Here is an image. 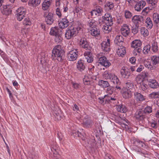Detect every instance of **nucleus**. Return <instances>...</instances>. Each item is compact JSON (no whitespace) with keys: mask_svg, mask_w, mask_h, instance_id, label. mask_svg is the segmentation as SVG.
<instances>
[{"mask_svg":"<svg viewBox=\"0 0 159 159\" xmlns=\"http://www.w3.org/2000/svg\"><path fill=\"white\" fill-rule=\"evenodd\" d=\"M88 25L90 27V29L96 27V22L94 20H89L88 22Z\"/></svg>","mask_w":159,"mask_h":159,"instance_id":"4c0bfd02","label":"nucleus"},{"mask_svg":"<svg viewBox=\"0 0 159 159\" xmlns=\"http://www.w3.org/2000/svg\"><path fill=\"white\" fill-rule=\"evenodd\" d=\"M78 52L76 49H73L67 53V59L70 61H73L77 58Z\"/></svg>","mask_w":159,"mask_h":159,"instance_id":"20e7f679","label":"nucleus"},{"mask_svg":"<svg viewBox=\"0 0 159 159\" xmlns=\"http://www.w3.org/2000/svg\"><path fill=\"white\" fill-rule=\"evenodd\" d=\"M148 85L145 83L143 82L142 83L140 84V87L142 90L143 91H146L148 88Z\"/></svg>","mask_w":159,"mask_h":159,"instance_id":"49530a36","label":"nucleus"},{"mask_svg":"<svg viewBox=\"0 0 159 159\" xmlns=\"http://www.w3.org/2000/svg\"><path fill=\"white\" fill-rule=\"evenodd\" d=\"M59 29L58 27H55L51 28L50 34L51 35L56 36L59 34L58 33Z\"/></svg>","mask_w":159,"mask_h":159,"instance_id":"c756f323","label":"nucleus"},{"mask_svg":"<svg viewBox=\"0 0 159 159\" xmlns=\"http://www.w3.org/2000/svg\"><path fill=\"white\" fill-rule=\"evenodd\" d=\"M120 31L123 35L125 37L127 36L130 32V29L129 26L126 24H124L121 27Z\"/></svg>","mask_w":159,"mask_h":159,"instance_id":"9d476101","label":"nucleus"},{"mask_svg":"<svg viewBox=\"0 0 159 159\" xmlns=\"http://www.w3.org/2000/svg\"><path fill=\"white\" fill-rule=\"evenodd\" d=\"M144 64L146 67L149 69L151 70H155L156 68V66H153L150 62L147 61H144Z\"/></svg>","mask_w":159,"mask_h":159,"instance_id":"c85d7f7f","label":"nucleus"},{"mask_svg":"<svg viewBox=\"0 0 159 159\" xmlns=\"http://www.w3.org/2000/svg\"><path fill=\"white\" fill-rule=\"evenodd\" d=\"M111 81L114 84H116L117 85H118L120 84L119 80L117 76H116V75H115L113 79H112Z\"/></svg>","mask_w":159,"mask_h":159,"instance_id":"79ce46f5","label":"nucleus"},{"mask_svg":"<svg viewBox=\"0 0 159 159\" xmlns=\"http://www.w3.org/2000/svg\"><path fill=\"white\" fill-rule=\"evenodd\" d=\"M125 16L126 18L129 19L132 17V15L130 11L126 10L125 11Z\"/></svg>","mask_w":159,"mask_h":159,"instance_id":"09e8293b","label":"nucleus"},{"mask_svg":"<svg viewBox=\"0 0 159 159\" xmlns=\"http://www.w3.org/2000/svg\"><path fill=\"white\" fill-rule=\"evenodd\" d=\"M49 6V3L48 4L45 2H43L42 4V9L43 10H46L48 9Z\"/></svg>","mask_w":159,"mask_h":159,"instance_id":"13d9d810","label":"nucleus"},{"mask_svg":"<svg viewBox=\"0 0 159 159\" xmlns=\"http://www.w3.org/2000/svg\"><path fill=\"white\" fill-rule=\"evenodd\" d=\"M123 39L122 36L120 35H117L115 40V43L117 44L120 45V43H123Z\"/></svg>","mask_w":159,"mask_h":159,"instance_id":"2f4dec72","label":"nucleus"},{"mask_svg":"<svg viewBox=\"0 0 159 159\" xmlns=\"http://www.w3.org/2000/svg\"><path fill=\"white\" fill-rule=\"evenodd\" d=\"M81 28L79 26L69 27L66 31L65 37L68 39L74 37L77 34L78 31Z\"/></svg>","mask_w":159,"mask_h":159,"instance_id":"f03ea898","label":"nucleus"},{"mask_svg":"<svg viewBox=\"0 0 159 159\" xmlns=\"http://www.w3.org/2000/svg\"><path fill=\"white\" fill-rule=\"evenodd\" d=\"M142 45V42L140 40L135 39L132 42L131 46L132 48H136L141 47Z\"/></svg>","mask_w":159,"mask_h":159,"instance_id":"412c9836","label":"nucleus"},{"mask_svg":"<svg viewBox=\"0 0 159 159\" xmlns=\"http://www.w3.org/2000/svg\"><path fill=\"white\" fill-rule=\"evenodd\" d=\"M153 20L154 24L157 27L159 24V15L157 13H155L152 15Z\"/></svg>","mask_w":159,"mask_h":159,"instance_id":"a878e982","label":"nucleus"},{"mask_svg":"<svg viewBox=\"0 0 159 159\" xmlns=\"http://www.w3.org/2000/svg\"><path fill=\"white\" fill-rule=\"evenodd\" d=\"M116 108L118 111L121 113H125L127 111L126 106L123 104L116 106Z\"/></svg>","mask_w":159,"mask_h":159,"instance_id":"393cba45","label":"nucleus"},{"mask_svg":"<svg viewBox=\"0 0 159 159\" xmlns=\"http://www.w3.org/2000/svg\"><path fill=\"white\" fill-rule=\"evenodd\" d=\"M146 4L145 1L141 0L138 2L135 5L134 9L135 11H139L144 7Z\"/></svg>","mask_w":159,"mask_h":159,"instance_id":"4468645a","label":"nucleus"},{"mask_svg":"<svg viewBox=\"0 0 159 159\" xmlns=\"http://www.w3.org/2000/svg\"><path fill=\"white\" fill-rule=\"evenodd\" d=\"M123 97L127 99L130 98L132 95V92L129 89H124L121 91Z\"/></svg>","mask_w":159,"mask_h":159,"instance_id":"f8f14e48","label":"nucleus"},{"mask_svg":"<svg viewBox=\"0 0 159 159\" xmlns=\"http://www.w3.org/2000/svg\"><path fill=\"white\" fill-rule=\"evenodd\" d=\"M41 2V0H30L29 4L30 6L36 7L39 5Z\"/></svg>","mask_w":159,"mask_h":159,"instance_id":"cd10ccee","label":"nucleus"},{"mask_svg":"<svg viewBox=\"0 0 159 159\" xmlns=\"http://www.w3.org/2000/svg\"><path fill=\"white\" fill-rule=\"evenodd\" d=\"M125 48L123 46H119L116 51L117 54L120 56L122 57L126 53Z\"/></svg>","mask_w":159,"mask_h":159,"instance_id":"a211bd4d","label":"nucleus"},{"mask_svg":"<svg viewBox=\"0 0 159 159\" xmlns=\"http://www.w3.org/2000/svg\"><path fill=\"white\" fill-rule=\"evenodd\" d=\"M113 90V89L112 87L109 86L107 87L106 91L109 94H112Z\"/></svg>","mask_w":159,"mask_h":159,"instance_id":"6e6d98bb","label":"nucleus"},{"mask_svg":"<svg viewBox=\"0 0 159 159\" xmlns=\"http://www.w3.org/2000/svg\"><path fill=\"white\" fill-rule=\"evenodd\" d=\"M149 97L152 99L159 98V91L154 92L149 94Z\"/></svg>","mask_w":159,"mask_h":159,"instance_id":"f704fd0d","label":"nucleus"},{"mask_svg":"<svg viewBox=\"0 0 159 159\" xmlns=\"http://www.w3.org/2000/svg\"><path fill=\"white\" fill-rule=\"evenodd\" d=\"M120 74L122 77L126 79H129L130 77L132 76V75H131V74L129 69L126 67H124L121 70Z\"/></svg>","mask_w":159,"mask_h":159,"instance_id":"39448f33","label":"nucleus"},{"mask_svg":"<svg viewBox=\"0 0 159 159\" xmlns=\"http://www.w3.org/2000/svg\"><path fill=\"white\" fill-rule=\"evenodd\" d=\"M65 57V52L61 48L60 45L56 46L52 50L51 58L52 60L57 59L61 62L63 61Z\"/></svg>","mask_w":159,"mask_h":159,"instance_id":"f257e3e1","label":"nucleus"},{"mask_svg":"<svg viewBox=\"0 0 159 159\" xmlns=\"http://www.w3.org/2000/svg\"><path fill=\"white\" fill-rule=\"evenodd\" d=\"M149 125L152 128L156 129L157 128V124L155 121L154 122H149Z\"/></svg>","mask_w":159,"mask_h":159,"instance_id":"052dcab7","label":"nucleus"},{"mask_svg":"<svg viewBox=\"0 0 159 159\" xmlns=\"http://www.w3.org/2000/svg\"><path fill=\"white\" fill-rule=\"evenodd\" d=\"M105 6L106 7H108L109 9L111 10L114 7V3L111 2H107L105 4Z\"/></svg>","mask_w":159,"mask_h":159,"instance_id":"8fccbe9b","label":"nucleus"},{"mask_svg":"<svg viewBox=\"0 0 159 159\" xmlns=\"http://www.w3.org/2000/svg\"><path fill=\"white\" fill-rule=\"evenodd\" d=\"M95 10L97 13H98L99 14L101 13V12L102 11V8L99 6H97L95 8V9L93 10Z\"/></svg>","mask_w":159,"mask_h":159,"instance_id":"bf43d9fd","label":"nucleus"},{"mask_svg":"<svg viewBox=\"0 0 159 159\" xmlns=\"http://www.w3.org/2000/svg\"><path fill=\"white\" fill-rule=\"evenodd\" d=\"M83 124L85 126L89 127L91 124V122L90 120L89 119H85L83 120Z\"/></svg>","mask_w":159,"mask_h":159,"instance_id":"3c124183","label":"nucleus"},{"mask_svg":"<svg viewBox=\"0 0 159 159\" xmlns=\"http://www.w3.org/2000/svg\"><path fill=\"white\" fill-rule=\"evenodd\" d=\"M45 20L47 24L51 25L54 21L53 19V15L51 13H49L46 17Z\"/></svg>","mask_w":159,"mask_h":159,"instance_id":"dca6fc26","label":"nucleus"},{"mask_svg":"<svg viewBox=\"0 0 159 159\" xmlns=\"http://www.w3.org/2000/svg\"><path fill=\"white\" fill-rule=\"evenodd\" d=\"M98 63L106 68L108 67L111 65V63L108 60H107L106 57H101L98 60Z\"/></svg>","mask_w":159,"mask_h":159,"instance_id":"0eeeda50","label":"nucleus"},{"mask_svg":"<svg viewBox=\"0 0 159 159\" xmlns=\"http://www.w3.org/2000/svg\"><path fill=\"white\" fill-rule=\"evenodd\" d=\"M135 81L138 84H141L143 82V79L141 75H138L135 78Z\"/></svg>","mask_w":159,"mask_h":159,"instance_id":"de8ad7c7","label":"nucleus"},{"mask_svg":"<svg viewBox=\"0 0 159 159\" xmlns=\"http://www.w3.org/2000/svg\"><path fill=\"white\" fill-rule=\"evenodd\" d=\"M77 69L80 71H82L85 68V66L84 64V61L82 60H79L76 64Z\"/></svg>","mask_w":159,"mask_h":159,"instance_id":"2eb2a0df","label":"nucleus"},{"mask_svg":"<svg viewBox=\"0 0 159 159\" xmlns=\"http://www.w3.org/2000/svg\"><path fill=\"white\" fill-rule=\"evenodd\" d=\"M68 23L69 21L66 19L63 18L59 23L58 25L60 28L64 29L68 26Z\"/></svg>","mask_w":159,"mask_h":159,"instance_id":"6ab92c4d","label":"nucleus"},{"mask_svg":"<svg viewBox=\"0 0 159 159\" xmlns=\"http://www.w3.org/2000/svg\"><path fill=\"white\" fill-rule=\"evenodd\" d=\"M104 98H105V103H110V96H109L108 95H105L104 97Z\"/></svg>","mask_w":159,"mask_h":159,"instance_id":"0e129e2a","label":"nucleus"},{"mask_svg":"<svg viewBox=\"0 0 159 159\" xmlns=\"http://www.w3.org/2000/svg\"><path fill=\"white\" fill-rule=\"evenodd\" d=\"M126 86L128 88L131 89L134 87V85L130 81L128 80L126 83Z\"/></svg>","mask_w":159,"mask_h":159,"instance_id":"603ef678","label":"nucleus"},{"mask_svg":"<svg viewBox=\"0 0 159 159\" xmlns=\"http://www.w3.org/2000/svg\"><path fill=\"white\" fill-rule=\"evenodd\" d=\"M110 39H107V41H103L101 44V48L105 52H109L110 51Z\"/></svg>","mask_w":159,"mask_h":159,"instance_id":"423d86ee","label":"nucleus"},{"mask_svg":"<svg viewBox=\"0 0 159 159\" xmlns=\"http://www.w3.org/2000/svg\"><path fill=\"white\" fill-rule=\"evenodd\" d=\"M95 140L94 139H87V142L85 143V144L87 147L90 149L93 148L95 145L98 148H99L101 146L100 142L98 143L99 145H98L97 143H94Z\"/></svg>","mask_w":159,"mask_h":159,"instance_id":"6e6552de","label":"nucleus"},{"mask_svg":"<svg viewBox=\"0 0 159 159\" xmlns=\"http://www.w3.org/2000/svg\"><path fill=\"white\" fill-rule=\"evenodd\" d=\"M85 59L88 63H91L93 61V57L92 56V53L89 51L85 52L84 54Z\"/></svg>","mask_w":159,"mask_h":159,"instance_id":"aec40b11","label":"nucleus"},{"mask_svg":"<svg viewBox=\"0 0 159 159\" xmlns=\"http://www.w3.org/2000/svg\"><path fill=\"white\" fill-rule=\"evenodd\" d=\"M139 30V27L136 26H134L132 27L131 29L132 32L134 34H136L138 32Z\"/></svg>","mask_w":159,"mask_h":159,"instance_id":"4d7b16f0","label":"nucleus"},{"mask_svg":"<svg viewBox=\"0 0 159 159\" xmlns=\"http://www.w3.org/2000/svg\"><path fill=\"white\" fill-rule=\"evenodd\" d=\"M105 159H114L108 153H107L105 154Z\"/></svg>","mask_w":159,"mask_h":159,"instance_id":"774afa93","label":"nucleus"},{"mask_svg":"<svg viewBox=\"0 0 159 159\" xmlns=\"http://www.w3.org/2000/svg\"><path fill=\"white\" fill-rule=\"evenodd\" d=\"M83 81L84 84L85 85H89L90 84V80L88 78L87 76H85L83 79Z\"/></svg>","mask_w":159,"mask_h":159,"instance_id":"5fc2aeb1","label":"nucleus"},{"mask_svg":"<svg viewBox=\"0 0 159 159\" xmlns=\"http://www.w3.org/2000/svg\"><path fill=\"white\" fill-rule=\"evenodd\" d=\"M25 14H24V13H23L21 16L18 15L16 16L17 20L19 21L21 20L22 19H23V18L25 17Z\"/></svg>","mask_w":159,"mask_h":159,"instance_id":"e2e57ef3","label":"nucleus"},{"mask_svg":"<svg viewBox=\"0 0 159 159\" xmlns=\"http://www.w3.org/2000/svg\"><path fill=\"white\" fill-rule=\"evenodd\" d=\"M148 84L149 87L152 89H156L159 86L158 82L154 79L149 80L148 81Z\"/></svg>","mask_w":159,"mask_h":159,"instance_id":"ddd939ff","label":"nucleus"},{"mask_svg":"<svg viewBox=\"0 0 159 159\" xmlns=\"http://www.w3.org/2000/svg\"><path fill=\"white\" fill-rule=\"evenodd\" d=\"M23 24L25 25H30L31 24V22L29 18H27L24 19L23 21Z\"/></svg>","mask_w":159,"mask_h":159,"instance_id":"864d4df0","label":"nucleus"},{"mask_svg":"<svg viewBox=\"0 0 159 159\" xmlns=\"http://www.w3.org/2000/svg\"><path fill=\"white\" fill-rule=\"evenodd\" d=\"M142 51V50L141 47L134 48V49L133 51L134 54L135 56H139L140 54L141 53Z\"/></svg>","mask_w":159,"mask_h":159,"instance_id":"e433bc0d","label":"nucleus"},{"mask_svg":"<svg viewBox=\"0 0 159 159\" xmlns=\"http://www.w3.org/2000/svg\"><path fill=\"white\" fill-rule=\"evenodd\" d=\"M140 31L141 34L143 35L144 36H146L148 34V30L145 28H141L140 29Z\"/></svg>","mask_w":159,"mask_h":159,"instance_id":"37998d69","label":"nucleus"},{"mask_svg":"<svg viewBox=\"0 0 159 159\" xmlns=\"http://www.w3.org/2000/svg\"><path fill=\"white\" fill-rule=\"evenodd\" d=\"M151 48V46L150 45L148 44L146 45L143 47V52L145 54H147L150 51Z\"/></svg>","mask_w":159,"mask_h":159,"instance_id":"a19ab883","label":"nucleus"},{"mask_svg":"<svg viewBox=\"0 0 159 159\" xmlns=\"http://www.w3.org/2000/svg\"><path fill=\"white\" fill-rule=\"evenodd\" d=\"M110 73L107 71H105L104 72L103 76L104 78H105V79L108 80V78H109V75Z\"/></svg>","mask_w":159,"mask_h":159,"instance_id":"680f3d73","label":"nucleus"},{"mask_svg":"<svg viewBox=\"0 0 159 159\" xmlns=\"http://www.w3.org/2000/svg\"><path fill=\"white\" fill-rule=\"evenodd\" d=\"M103 21L106 25H112L113 24V19L111 16H105L103 18Z\"/></svg>","mask_w":159,"mask_h":159,"instance_id":"5701e85b","label":"nucleus"},{"mask_svg":"<svg viewBox=\"0 0 159 159\" xmlns=\"http://www.w3.org/2000/svg\"><path fill=\"white\" fill-rule=\"evenodd\" d=\"M1 11L3 15H8L11 13V10L10 8L7 7V5H3L1 8Z\"/></svg>","mask_w":159,"mask_h":159,"instance_id":"f3484780","label":"nucleus"},{"mask_svg":"<svg viewBox=\"0 0 159 159\" xmlns=\"http://www.w3.org/2000/svg\"><path fill=\"white\" fill-rule=\"evenodd\" d=\"M134 95L135 98L137 101H143L145 100V99L144 96L140 93L135 92H134Z\"/></svg>","mask_w":159,"mask_h":159,"instance_id":"b1692460","label":"nucleus"},{"mask_svg":"<svg viewBox=\"0 0 159 159\" xmlns=\"http://www.w3.org/2000/svg\"><path fill=\"white\" fill-rule=\"evenodd\" d=\"M51 151V156L53 159H59L60 155L58 152V146L55 142H51L50 143Z\"/></svg>","mask_w":159,"mask_h":159,"instance_id":"7ed1b4c3","label":"nucleus"},{"mask_svg":"<svg viewBox=\"0 0 159 159\" xmlns=\"http://www.w3.org/2000/svg\"><path fill=\"white\" fill-rule=\"evenodd\" d=\"M98 85L100 86H102L103 88H107L110 85L109 83L107 81L102 80H99Z\"/></svg>","mask_w":159,"mask_h":159,"instance_id":"72a5a7b5","label":"nucleus"},{"mask_svg":"<svg viewBox=\"0 0 159 159\" xmlns=\"http://www.w3.org/2000/svg\"><path fill=\"white\" fill-rule=\"evenodd\" d=\"M135 116L136 119L139 120L143 121L146 118V116L145 114L141 110H138L135 113Z\"/></svg>","mask_w":159,"mask_h":159,"instance_id":"1a4fd4ad","label":"nucleus"},{"mask_svg":"<svg viewBox=\"0 0 159 159\" xmlns=\"http://www.w3.org/2000/svg\"><path fill=\"white\" fill-rule=\"evenodd\" d=\"M91 34L93 36H96L100 34V31L98 29L95 27L90 29Z\"/></svg>","mask_w":159,"mask_h":159,"instance_id":"bb28decb","label":"nucleus"},{"mask_svg":"<svg viewBox=\"0 0 159 159\" xmlns=\"http://www.w3.org/2000/svg\"><path fill=\"white\" fill-rule=\"evenodd\" d=\"M152 64L156 67L159 64V56L157 55L152 56L151 57Z\"/></svg>","mask_w":159,"mask_h":159,"instance_id":"4be33fe9","label":"nucleus"},{"mask_svg":"<svg viewBox=\"0 0 159 159\" xmlns=\"http://www.w3.org/2000/svg\"><path fill=\"white\" fill-rule=\"evenodd\" d=\"M25 11L26 10L23 7H20L16 10V15L17 16L18 15H19L21 16L23 13L25 14Z\"/></svg>","mask_w":159,"mask_h":159,"instance_id":"c9c22d12","label":"nucleus"},{"mask_svg":"<svg viewBox=\"0 0 159 159\" xmlns=\"http://www.w3.org/2000/svg\"><path fill=\"white\" fill-rule=\"evenodd\" d=\"M145 23L148 29H151L152 27L153 24L152 21L149 17H147Z\"/></svg>","mask_w":159,"mask_h":159,"instance_id":"7c9ffc66","label":"nucleus"},{"mask_svg":"<svg viewBox=\"0 0 159 159\" xmlns=\"http://www.w3.org/2000/svg\"><path fill=\"white\" fill-rule=\"evenodd\" d=\"M62 39V38L60 34L55 36L54 41L57 43H60Z\"/></svg>","mask_w":159,"mask_h":159,"instance_id":"ea45409f","label":"nucleus"},{"mask_svg":"<svg viewBox=\"0 0 159 159\" xmlns=\"http://www.w3.org/2000/svg\"><path fill=\"white\" fill-rule=\"evenodd\" d=\"M149 11V8L148 7H146L143 10L142 13L143 15H145L147 14Z\"/></svg>","mask_w":159,"mask_h":159,"instance_id":"69168bd1","label":"nucleus"},{"mask_svg":"<svg viewBox=\"0 0 159 159\" xmlns=\"http://www.w3.org/2000/svg\"><path fill=\"white\" fill-rule=\"evenodd\" d=\"M80 45L82 48H84L86 50H90V47L85 38L81 39L79 42Z\"/></svg>","mask_w":159,"mask_h":159,"instance_id":"9b49d317","label":"nucleus"},{"mask_svg":"<svg viewBox=\"0 0 159 159\" xmlns=\"http://www.w3.org/2000/svg\"><path fill=\"white\" fill-rule=\"evenodd\" d=\"M111 26L106 24L105 25H103L102 27L103 32L106 33H108L112 30Z\"/></svg>","mask_w":159,"mask_h":159,"instance_id":"473e14b6","label":"nucleus"},{"mask_svg":"<svg viewBox=\"0 0 159 159\" xmlns=\"http://www.w3.org/2000/svg\"><path fill=\"white\" fill-rule=\"evenodd\" d=\"M152 49L153 52H156L158 50V46L157 42H154L152 45Z\"/></svg>","mask_w":159,"mask_h":159,"instance_id":"c03bdc74","label":"nucleus"},{"mask_svg":"<svg viewBox=\"0 0 159 159\" xmlns=\"http://www.w3.org/2000/svg\"><path fill=\"white\" fill-rule=\"evenodd\" d=\"M73 87L75 89H78L80 87V85L79 84L77 83H74L73 82H72Z\"/></svg>","mask_w":159,"mask_h":159,"instance_id":"338daca9","label":"nucleus"},{"mask_svg":"<svg viewBox=\"0 0 159 159\" xmlns=\"http://www.w3.org/2000/svg\"><path fill=\"white\" fill-rule=\"evenodd\" d=\"M143 111L145 114H149L151 113L152 111V107L151 106H148L144 108Z\"/></svg>","mask_w":159,"mask_h":159,"instance_id":"58836bf2","label":"nucleus"},{"mask_svg":"<svg viewBox=\"0 0 159 159\" xmlns=\"http://www.w3.org/2000/svg\"><path fill=\"white\" fill-rule=\"evenodd\" d=\"M141 19H143V17L140 16H134L132 19V21L134 23L137 21H140Z\"/></svg>","mask_w":159,"mask_h":159,"instance_id":"a18cd8bd","label":"nucleus"}]
</instances>
